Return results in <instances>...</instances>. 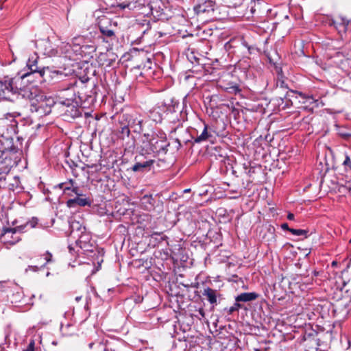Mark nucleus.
Returning <instances> with one entry per match:
<instances>
[{
	"instance_id": "obj_1",
	"label": "nucleus",
	"mask_w": 351,
	"mask_h": 351,
	"mask_svg": "<svg viewBox=\"0 0 351 351\" xmlns=\"http://www.w3.org/2000/svg\"><path fill=\"white\" fill-rule=\"evenodd\" d=\"M167 144L162 138L155 136L145 135L142 141L141 154L154 157L156 154L165 151Z\"/></svg>"
},
{
	"instance_id": "obj_2",
	"label": "nucleus",
	"mask_w": 351,
	"mask_h": 351,
	"mask_svg": "<svg viewBox=\"0 0 351 351\" xmlns=\"http://www.w3.org/2000/svg\"><path fill=\"white\" fill-rule=\"evenodd\" d=\"M36 45L41 51V53L47 56H64L69 59L72 58L73 51L69 43L62 42L56 49H52L50 47V43L48 40H40Z\"/></svg>"
},
{
	"instance_id": "obj_3",
	"label": "nucleus",
	"mask_w": 351,
	"mask_h": 351,
	"mask_svg": "<svg viewBox=\"0 0 351 351\" xmlns=\"http://www.w3.org/2000/svg\"><path fill=\"white\" fill-rule=\"evenodd\" d=\"M36 223L37 221L36 220H33L23 226L7 228L5 230L4 233L2 235V239H3L4 242L14 245L20 240V237L19 236L13 237L14 234H15L16 232H23L24 228L28 225H30L31 228H34Z\"/></svg>"
},
{
	"instance_id": "obj_4",
	"label": "nucleus",
	"mask_w": 351,
	"mask_h": 351,
	"mask_svg": "<svg viewBox=\"0 0 351 351\" xmlns=\"http://www.w3.org/2000/svg\"><path fill=\"white\" fill-rule=\"evenodd\" d=\"M18 91L19 88L14 84V79L7 77L0 80V97L10 99L11 96Z\"/></svg>"
},
{
	"instance_id": "obj_5",
	"label": "nucleus",
	"mask_w": 351,
	"mask_h": 351,
	"mask_svg": "<svg viewBox=\"0 0 351 351\" xmlns=\"http://www.w3.org/2000/svg\"><path fill=\"white\" fill-rule=\"evenodd\" d=\"M98 24L99 30L105 38H108L110 40L115 39V23H112L110 19L103 16L99 19Z\"/></svg>"
},
{
	"instance_id": "obj_6",
	"label": "nucleus",
	"mask_w": 351,
	"mask_h": 351,
	"mask_svg": "<svg viewBox=\"0 0 351 351\" xmlns=\"http://www.w3.org/2000/svg\"><path fill=\"white\" fill-rule=\"evenodd\" d=\"M149 6L151 15L154 20L162 19L164 16V3L161 0H145Z\"/></svg>"
},
{
	"instance_id": "obj_7",
	"label": "nucleus",
	"mask_w": 351,
	"mask_h": 351,
	"mask_svg": "<svg viewBox=\"0 0 351 351\" xmlns=\"http://www.w3.org/2000/svg\"><path fill=\"white\" fill-rule=\"evenodd\" d=\"M38 98L32 101V106L34 107L36 111L39 109H43L45 112H49V108L54 104L53 98L47 97L44 95H40Z\"/></svg>"
},
{
	"instance_id": "obj_8",
	"label": "nucleus",
	"mask_w": 351,
	"mask_h": 351,
	"mask_svg": "<svg viewBox=\"0 0 351 351\" xmlns=\"http://www.w3.org/2000/svg\"><path fill=\"white\" fill-rule=\"evenodd\" d=\"M69 222L70 225L71 234H74L76 237H81L79 233H82L85 230V228L80 223V221H76L75 219H71Z\"/></svg>"
},
{
	"instance_id": "obj_9",
	"label": "nucleus",
	"mask_w": 351,
	"mask_h": 351,
	"mask_svg": "<svg viewBox=\"0 0 351 351\" xmlns=\"http://www.w3.org/2000/svg\"><path fill=\"white\" fill-rule=\"evenodd\" d=\"M86 40L83 36H79L72 39V51L75 54H80L82 50V46L84 45Z\"/></svg>"
},
{
	"instance_id": "obj_10",
	"label": "nucleus",
	"mask_w": 351,
	"mask_h": 351,
	"mask_svg": "<svg viewBox=\"0 0 351 351\" xmlns=\"http://www.w3.org/2000/svg\"><path fill=\"white\" fill-rule=\"evenodd\" d=\"M136 8H138V15H140L141 16H143L147 19H150V16H152L151 10L149 9V6L145 2V0H143V3H138Z\"/></svg>"
},
{
	"instance_id": "obj_11",
	"label": "nucleus",
	"mask_w": 351,
	"mask_h": 351,
	"mask_svg": "<svg viewBox=\"0 0 351 351\" xmlns=\"http://www.w3.org/2000/svg\"><path fill=\"white\" fill-rule=\"evenodd\" d=\"M135 21L136 24L142 27V32L143 33L150 28V19L137 15Z\"/></svg>"
},
{
	"instance_id": "obj_12",
	"label": "nucleus",
	"mask_w": 351,
	"mask_h": 351,
	"mask_svg": "<svg viewBox=\"0 0 351 351\" xmlns=\"http://www.w3.org/2000/svg\"><path fill=\"white\" fill-rule=\"evenodd\" d=\"M74 204L84 206L86 205L90 204V202L87 198H82L80 197L67 201V205L69 206H72Z\"/></svg>"
},
{
	"instance_id": "obj_13",
	"label": "nucleus",
	"mask_w": 351,
	"mask_h": 351,
	"mask_svg": "<svg viewBox=\"0 0 351 351\" xmlns=\"http://www.w3.org/2000/svg\"><path fill=\"white\" fill-rule=\"evenodd\" d=\"M257 295L255 293H243L236 298L237 302H249L255 300Z\"/></svg>"
},
{
	"instance_id": "obj_14",
	"label": "nucleus",
	"mask_w": 351,
	"mask_h": 351,
	"mask_svg": "<svg viewBox=\"0 0 351 351\" xmlns=\"http://www.w3.org/2000/svg\"><path fill=\"white\" fill-rule=\"evenodd\" d=\"M204 295L206 296L209 302L212 304H214L217 302V296H216V291L207 288L204 289Z\"/></svg>"
},
{
	"instance_id": "obj_15",
	"label": "nucleus",
	"mask_w": 351,
	"mask_h": 351,
	"mask_svg": "<svg viewBox=\"0 0 351 351\" xmlns=\"http://www.w3.org/2000/svg\"><path fill=\"white\" fill-rule=\"evenodd\" d=\"M96 51V47L93 45L84 44L82 46V50L80 55L91 56Z\"/></svg>"
},
{
	"instance_id": "obj_16",
	"label": "nucleus",
	"mask_w": 351,
	"mask_h": 351,
	"mask_svg": "<svg viewBox=\"0 0 351 351\" xmlns=\"http://www.w3.org/2000/svg\"><path fill=\"white\" fill-rule=\"evenodd\" d=\"M154 163V160L149 159L143 162H136L132 167L134 171H138L143 169L150 167Z\"/></svg>"
},
{
	"instance_id": "obj_17",
	"label": "nucleus",
	"mask_w": 351,
	"mask_h": 351,
	"mask_svg": "<svg viewBox=\"0 0 351 351\" xmlns=\"http://www.w3.org/2000/svg\"><path fill=\"white\" fill-rule=\"evenodd\" d=\"M210 137H211V134L208 133L207 125H205L204 130L202 131L200 135L197 136L195 141L196 143H200L208 140Z\"/></svg>"
},
{
	"instance_id": "obj_18",
	"label": "nucleus",
	"mask_w": 351,
	"mask_h": 351,
	"mask_svg": "<svg viewBox=\"0 0 351 351\" xmlns=\"http://www.w3.org/2000/svg\"><path fill=\"white\" fill-rule=\"evenodd\" d=\"M36 62H37V58H29V60H28L27 65L29 67V69H30V71L33 73L37 71Z\"/></svg>"
},
{
	"instance_id": "obj_19",
	"label": "nucleus",
	"mask_w": 351,
	"mask_h": 351,
	"mask_svg": "<svg viewBox=\"0 0 351 351\" xmlns=\"http://www.w3.org/2000/svg\"><path fill=\"white\" fill-rule=\"evenodd\" d=\"M289 231L293 235L296 236H304L306 237L307 236V231L305 230L302 229H289Z\"/></svg>"
},
{
	"instance_id": "obj_20",
	"label": "nucleus",
	"mask_w": 351,
	"mask_h": 351,
	"mask_svg": "<svg viewBox=\"0 0 351 351\" xmlns=\"http://www.w3.org/2000/svg\"><path fill=\"white\" fill-rule=\"evenodd\" d=\"M6 124V120L4 119H0V135L3 136L5 132L8 130Z\"/></svg>"
},
{
	"instance_id": "obj_21",
	"label": "nucleus",
	"mask_w": 351,
	"mask_h": 351,
	"mask_svg": "<svg viewBox=\"0 0 351 351\" xmlns=\"http://www.w3.org/2000/svg\"><path fill=\"white\" fill-rule=\"evenodd\" d=\"M340 21H341L339 22V27H342V30L345 32L350 23V21L343 17L340 18Z\"/></svg>"
},
{
	"instance_id": "obj_22",
	"label": "nucleus",
	"mask_w": 351,
	"mask_h": 351,
	"mask_svg": "<svg viewBox=\"0 0 351 351\" xmlns=\"http://www.w3.org/2000/svg\"><path fill=\"white\" fill-rule=\"evenodd\" d=\"M43 256L45 260V262L42 265V267H44L47 263L52 261V254L49 252H46Z\"/></svg>"
},
{
	"instance_id": "obj_23",
	"label": "nucleus",
	"mask_w": 351,
	"mask_h": 351,
	"mask_svg": "<svg viewBox=\"0 0 351 351\" xmlns=\"http://www.w3.org/2000/svg\"><path fill=\"white\" fill-rule=\"evenodd\" d=\"M223 2L228 7L236 6L239 3V0H222Z\"/></svg>"
},
{
	"instance_id": "obj_24",
	"label": "nucleus",
	"mask_w": 351,
	"mask_h": 351,
	"mask_svg": "<svg viewBox=\"0 0 351 351\" xmlns=\"http://www.w3.org/2000/svg\"><path fill=\"white\" fill-rule=\"evenodd\" d=\"M72 185H73L72 181L71 180L69 184L61 183L59 184V186L60 189H62L65 192L66 191L70 190L71 186Z\"/></svg>"
},
{
	"instance_id": "obj_25",
	"label": "nucleus",
	"mask_w": 351,
	"mask_h": 351,
	"mask_svg": "<svg viewBox=\"0 0 351 351\" xmlns=\"http://www.w3.org/2000/svg\"><path fill=\"white\" fill-rule=\"evenodd\" d=\"M23 351H34V341L32 340L27 349Z\"/></svg>"
},
{
	"instance_id": "obj_26",
	"label": "nucleus",
	"mask_w": 351,
	"mask_h": 351,
	"mask_svg": "<svg viewBox=\"0 0 351 351\" xmlns=\"http://www.w3.org/2000/svg\"><path fill=\"white\" fill-rule=\"evenodd\" d=\"M240 307V304L238 303L234 304V305L230 308L229 313H232L234 311H237Z\"/></svg>"
},
{
	"instance_id": "obj_27",
	"label": "nucleus",
	"mask_w": 351,
	"mask_h": 351,
	"mask_svg": "<svg viewBox=\"0 0 351 351\" xmlns=\"http://www.w3.org/2000/svg\"><path fill=\"white\" fill-rule=\"evenodd\" d=\"M343 164L346 166H349L350 167L351 161H350V158L348 154L346 155V158H345V160L343 161Z\"/></svg>"
},
{
	"instance_id": "obj_28",
	"label": "nucleus",
	"mask_w": 351,
	"mask_h": 351,
	"mask_svg": "<svg viewBox=\"0 0 351 351\" xmlns=\"http://www.w3.org/2000/svg\"><path fill=\"white\" fill-rule=\"evenodd\" d=\"M121 133L123 134L128 136L130 134V130H129L128 127V126L123 127L121 129Z\"/></svg>"
},
{
	"instance_id": "obj_29",
	"label": "nucleus",
	"mask_w": 351,
	"mask_h": 351,
	"mask_svg": "<svg viewBox=\"0 0 351 351\" xmlns=\"http://www.w3.org/2000/svg\"><path fill=\"white\" fill-rule=\"evenodd\" d=\"M38 266H29L27 269H26V271H27L28 270H30V271H36L38 270Z\"/></svg>"
},
{
	"instance_id": "obj_30",
	"label": "nucleus",
	"mask_w": 351,
	"mask_h": 351,
	"mask_svg": "<svg viewBox=\"0 0 351 351\" xmlns=\"http://www.w3.org/2000/svg\"><path fill=\"white\" fill-rule=\"evenodd\" d=\"M281 227H282V228L283 230H288V231H289V229H290V228H289V226H288V224H287V223H283V224H282Z\"/></svg>"
},
{
	"instance_id": "obj_31",
	"label": "nucleus",
	"mask_w": 351,
	"mask_h": 351,
	"mask_svg": "<svg viewBox=\"0 0 351 351\" xmlns=\"http://www.w3.org/2000/svg\"><path fill=\"white\" fill-rule=\"evenodd\" d=\"M287 218L289 220H293L294 219V215L292 213H289L287 215Z\"/></svg>"
},
{
	"instance_id": "obj_32",
	"label": "nucleus",
	"mask_w": 351,
	"mask_h": 351,
	"mask_svg": "<svg viewBox=\"0 0 351 351\" xmlns=\"http://www.w3.org/2000/svg\"><path fill=\"white\" fill-rule=\"evenodd\" d=\"M137 125H138V127L134 129L135 131L137 130H141V121H138V124Z\"/></svg>"
},
{
	"instance_id": "obj_33",
	"label": "nucleus",
	"mask_w": 351,
	"mask_h": 351,
	"mask_svg": "<svg viewBox=\"0 0 351 351\" xmlns=\"http://www.w3.org/2000/svg\"><path fill=\"white\" fill-rule=\"evenodd\" d=\"M346 187L349 190V191L351 193V184L347 183Z\"/></svg>"
},
{
	"instance_id": "obj_34",
	"label": "nucleus",
	"mask_w": 351,
	"mask_h": 351,
	"mask_svg": "<svg viewBox=\"0 0 351 351\" xmlns=\"http://www.w3.org/2000/svg\"><path fill=\"white\" fill-rule=\"evenodd\" d=\"M72 191H73V193H75L76 195H80V194H79V193H77V189L76 188H73V189H72Z\"/></svg>"
},
{
	"instance_id": "obj_35",
	"label": "nucleus",
	"mask_w": 351,
	"mask_h": 351,
	"mask_svg": "<svg viewBox=\"0 0 351 351\" xmlns=\"http://www.w3.org/2000/svg\"><path fill=\"white\" fill-rule=\"evenodd\" d=\"M4 282H0V289H2L3 288Z\"/></svg>"
},
{
	"instance_id": "obj_36",
	"label": "nucleus",
	"mask_w": 351,
	"mask_h": 351,
	"mask_svg": "<svg viewBox=\"0 0 351 351\" xmlns=\"http://www.w3.org/2000/svg\"><path fill=\"white\" fill-rule=\"evenodd\" d=\"M80 300H81V297H76L75 298V300L77 301V302L80 301Z\"/></svg>"
},
{
	"instance_id": "obj_37",
	"label": "nucleus",
	"mask_w": 351,
	"mask_h": 351,
	"mask_svg": "<svg viewBox=\"0 0 351 351\" xmlns=\"http://www.w3.org/2000/svg\"><path fill=\"white\" fill-rule=\"evenodd\" d=\"M69 104H70V100H68L67 103H66V105H69Z\"/></svg>"
},
{
	"instance_id": "obj_38",
	"label": "nucleus",
	"mask_w": 351,
	"mask_h": 351,
	"mask_svg": "<svg viewBox=\"0 0 351 351\" xmlns=\"http://www.w3.org/2000/svg\"><path fill=\"white\" fill-rule=\"evenodd\" d=\"M332 264V265H336V262L333 261Z\"/></svg>"
},
{
	"instance_id": "obj_39",
	"label": "nucleus",
	"mask_w": 351,
	"mask_h": 351,
	"mask_svg": "<svg viewBox=\"0 0 351 351\" xmlns=\"http://www.w3.org/2000/svg\"><path fill=\"white\" fill-rule=\"evenodd\" d=\"M335 27H336L337 29H338V28H339V26H337V25H335Z\"/></svg>"
},
{
	"instance_id": "obj_40",
	"label": "nucleus",
	"mask_w": 351,
	"mask_h": 351,
	"mask_svg": "<svg viewBox=\"0 0 351 351\" xmlns=\"http://www.w3.org/2000/svg\"><path fill=\"white\" fill-rule=\"evenodd\" d=\"M90 348H91V347H93V343H90Z\"/></svg>"
},
{
	"instance_id": "obj_41",
	"label": "nucleus",
	"mask_w": 351,
	"mask_h": 351,
	"mask_svg": "<svg viewBox=\"0 0 351 351\" xmlns=\"http://www.w3.org/2000/svg\"><path fill=\"white\" fill-rule=\"evenodd\" d=\"M254 351H259V350H258V349H255V350H254Z\"/></svg>"
},
{
	"instance_id": "obj_42",
	"label": "nucleus",
	"mask_w": 351,
	"mask_h": 351,
	"mask_svg": "<svg viewBox=\"0 0 351 351\" xmlns=\"http://www.w3.org/2000/svg\"><path fill=\"white\" fill-rule=\"evenodd\" d=\"M350 169H351V164H350Z\"/></svg>"
}]
</instances>
